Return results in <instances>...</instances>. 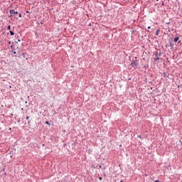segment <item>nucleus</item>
Here are the masks:
<instances>
[{"mask_svg": "<svg viewBox=\"0 0 182 182\" xmlns=\"http://www.w3.org/2000/svg\"><path fill=\"white\" fill-rule=\"evenodd\" d=\"M137 65V62L136 61H134V60H132V63H131V66L132 68H136V65Z\"/></svg>", "mask_w": 182, "mask_h": 182, "instance_id": "1", "label": "nucleus"}, {"mask_svg": "<svg viewBox=\"0 0 182 182\" xmlns=\"http://www.w3.org/2000/svg\"><path fill=\"white\" fill-rule=\"evenodd\" d=\"M10 14L11 15H14V14H18V11H15V10H11Z\"/></svg>", "mask_w": 182, "mask_h": 182, "instance_id": "2", "label": "nucleus"}, {"mask_svg": "<svg viewBox=\"0 0 182 182\" xmlns=\"http://www.w3.org/2000/svg\"><path fill=\"white\" fill-rule=\"evenodd\" d=\"M178 39H180V38H178V37H176V38H174V42H178Z\"/></svg>", "mask_w": 182, "mask_h": 182, "instance_id": "3", "label": "nucleus"}, {"mask_svg": "<svg viewBox=\"0 0 182 182\" xmlns=\"http://www.w3.org/2000/svg\"><path fill=\"white\" fill-rule=\"evenodd\" d=\"M10 35H11V36H14V35H15V33H14V31H10Z\"/></svg>", "mask_w": 182, "mask_h": 182, "instance_id": "4", "label": "nucleus"}, {"mask_svg": "<svg viewBox=\"0 0 182 182\" xmlns=\"http://www.w3.org/2000/svg\"><path fill=\"white\" fill-rule=\"evenodd\" d=\"M159 32H160V30H157V31H156V36L159 35Z\"/></svg>", "mask_w": 182, "mask_h": 182, "instance_id": "5", "label": "nucleus"}, {"mask_svg": "<svg viewBox=\"0 0 182 182\" xmlns=\"http://www.w3.org/2000/svg\"><path fill=\"white\" fill-rule=\"evenodd\" d=\"M7 29H9V31H11V26H9L7 27Z\"/></svg>", "mask_w": 182, "mask_h": 182, "instance_id": "6", "label": "nucleus"}, {"mask_svg": "<svg viewBox=\"0 0 182 182\" xmlns=\"http://www.w3.org/2000/svg\"><path fill=\"white\" fill-rule=\"evenodd\" d=\"M159 58H154V60H155V61H157V60H159Z\"/></svg>", "mask_w": 182, "mask_h": 182, "instance_id": "7", "label": "nucleus"}, {"mask_svg": "<svg viewBox=\"0 0 182 182\" xmlns=\"http://www.w3.org/2000/svg\"><path fill=\"white\" fill-rule=\"evenodd\" d=\"M18 16H19V18H22V14H19Z\"/></svg>", "mask_w": 182, "mask_h": 182, "instance_id": "8", "label": "nucleus"}, {"mask_svg": "<svg viewBox=\"0 0 182 182\" xmlns=\"http://www.w3.org/2000/svg\"><path fill=\"white\" fill-rule=\"evenodd\" d=\"M26 120H29V117L27 116V117H26Z\"/></svg>", "mask_w": 182, "mask_h": 182, "instance_id": "9", "label": "nucleus"}, {"mask_svg": "<svg viewBox=\"0 0 182 182\" xmlns=\"http://www.w3.org/2000/svg\"><path fill=\"white\" fill-rule=\"evenodd\" d=\"M138 137H139V139H141V136H140V135H138Z\"/></svg>", "mask_w": 182, "mask_h": 182, "instance_id": "10", "label": "nucleus"}, {"mask_svg": "<svg viewBox=\"0 0 182 182\" xmlns=\"http://www.w3.org/2000/svg\"><path fill=\"white\" fill-rule=\"evenodd\" d=\"M99 180L102 181V177H100V178H99Z\"/></svg>", "mask_w": 182, "mask_h": 182, "instance_id": "11", "label": "nucleus"}, {"mask_svg": "<svg viewBox=\"0 0 182 182\" xmlns=\"http://www.w3.org/2000/svg\"><path fill=\"white\" fill-rule=\"evenodd\" d=\"M46 124H49V122H46Z\"/></svg>", "mask_w": 182, "mask_h": 182, "instance_id": "12", "label": "nucleus"}, {"mask_svg": "<svg viewBox=\"0 0 182 182\" xmlns=\"http://www.w3.org/2000/svg\"><path fill=\"white\" fill-rule=\"evenodd\" d=\"M155 182H160V181H159V180H156Z\"/></svg>", "mask_w": 182, "mask_h": 182, "instance_id": "13", "label": "nucleus"}, {"mask_svg": "<svg viewBox=\"0 0 182 182\" xmlns=\"http://www.w3.org/2000/svg\"><path fill=\"white\" fill-rule=\"evenodd\" d=\"M18 42H21V39H18Z\"/></svg>", "mask_w": 182, "mask_h": 182, "instance_id": "14", "label": "nucleus"}, {"mask_svg": "<svg viewBox=\"0 0 182 182\" xmlns=\"http://www.w3.org/2000/svg\"><path fill=\"white\" fill-rule=\"evenodd\" d=\"M14 55H16V51H14Z\"/></svg>", "mask_w": 182, "mask_h": 182, "instance_id": "15", "label": "nucleus"}, {"mask_svg": "<svg viewBox=\"0 0 182 182\" xmlns=\"http://www.w3.org/2000/svg\"><path fill=\"white\" fill-rule=\"evenodd\" d=\"M26 14H29V11H26Z\"/></svg>", "mask_w": 182, "mask_h": 182, "instance_id": "16", "label": "nucleus"}, {"mask_svg": "<svg viewBox=\"0 0 182 182\" xmlns=\"http://www.w3.org/2000/svg\"><path fill=\"white\" fill-rule=\"evenodd\" d=\"M11 16H12V14H11V15L9 16L10 18H11Z\"/></svg>", "mask_w": 182, "mask_h": 182, "instance_id": "17", "label": "nucleus"}, {"mask_svg": "<svg viewBox=\"0 0 182 182\" xmlns=\"http://www.w3.org/2000/svg\"><path fill=\"white\" fill-rule=\"evenodd\" d=\"M100 168H102V166H100Z\"/></svg>", "mask_w": 182, "mask_h": 182, "instance_id": "18", "label": "nucleus"}, {"mask_svg": "<svg viewBox=\"0 0 182 182\" xmlns=\"http://www.w3.org/2000/svg\"><path fill=\"white\" fill-rule=\"evenodd\" d=\"M148 29H150V26H149V27H148Z\"/></svg>", "mask_w": 182, "mask_h": 182, "instance_id": "19", "label": "nucleus"}, {"mask_svg": "<svg viewBox=\"0 0 182 182\" xmlns=\"http://www.w3.org/2000/svg\"><path fill=\"white\" fill-rule=\"evenodd\" d=\"M120 182H123V180H121V181Z\"/></svg>", "mask_w": 182, "mask_h": 182, "instance_id": "20", "label": "nucleus"}]
</instances>
